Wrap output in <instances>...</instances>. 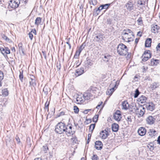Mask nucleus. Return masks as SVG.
Returning <instances> with one entry per match:
<instances>
[{
  "mask_svg": "<svg viewBox=\"0 0 160 160\" xmlns=\"http://www.w3.org/2000/svg\"><path fill=\"white\" fill-rule=\"evenodd\" d=\"M123 39L127 42H129L132 40V38L134 36L132 31L129 29L124 30L122 32Z\"/></svg>",
  "mask_w": 160,
  "mask_h": 160,
  "instance_id": "f257e3e1",
  "label": "nucleus"
},
{
  "mask_svg": "<svg viewBox=\"0 0 160 160\" xmlns=\"http://www.w3.org/2000/svg\"><path fill=\"white\" fill-rule=\"evenodd\" d=\"M117 52L120 55L125 56L128 53L127 46L122 43L119 44L117 48Z\"/></svg>",
  "mask_w": 160,
  "mask_h": 160,
  "instance_id": "f03ea898",
  "label": "nucleus"
},
{
  "mask_svg": "<svg viewBox=\"0 0 160 160\" xmlns=\"http://www.w3.org/2000/svg\"><path fill=\"white\" fill-rule=\"evenodd\" d=\"M66 125L64 123L60 122L56 125L55 130L57 133L61 134L66 131Z\"/></svg>",
  "mask_w": 160,
  "mask_h": 160,
  "instance_id": "7ed1b4c3",
  "label": "nucleus"
},
{
  "mask_svg": "<svg viewBox=\"0 0 160 160\" xmlns=\"http://www.w3.org/2000/svg\"><path fill=\"white\" fill-rule=\"evenodd\" d=\"M133 109L131 110V112H135L137 114L140 116H142L145 112V108L144 107H141L138 108L136 106H133Z\"/></svg>",
  "mask_w": 160,
  "mask_h": 160,
  "instance_id": "20e7f679",
  "label": "nucleus"
},
{
  "mask_svg": "<svg viewBox=\"0 0 160 160\" xmlns=\"http://www.w3.org/2000/svg\"><path fill=\"white\" fill-rule=\"evenodd\" d=\"M18 1V0H11L9 4L8 8H15L18 7L19 6Z\"/></svg>",
  "mask_w": 160,
  "mask_h": 160,
  "instance_id": "39448f33",
  "label": "nucleus"
},
{
  "mask_svg": "<svg viewBox=\"0 0 160 160\" xmlns=\"http://www.w3.org/2000/svg\"><path fill=\"white\" fill-rule=\"evenodd\" d=\"M113 118L116 120L120 121L122 118V115L120 111H117L114 115Z\"/></svg>",
  "mask_w": 160,
  "mask_h": 160,
  "instance_id": "423d86ee",
  "label": "nucleus"
},
{
  "mask_svg": "<svg viewBox=\"0 0 160 160\" xmlns=\"http://www.w3.org/2000/svg\"><path fill=\"white\" fill-rule=\"evenodd\" d=\"M125 7L129 11L133 10L134 9V4L132 2L130 1H129L126 4Z\"/></svg>",
  "mask_w": 160,
  "mask_h": 160,
  "instance_id": "0eeeda50",
  "label": "nucleus"
},
{
  "mask_svg": "<svg viewBox=\"0 0 160 160\" xmlns=\"http://www.w3.org/2000/svg\"><path fill=\"white\" fill-rule=\"evenodd\" d=\"M117 87L118 85H117V83L116 82L113 87L110 89H108L106 92V94L108 95H111L115 89L117 88Z\"/></svg>",
  "mask_w": 160,
  "mask_h": 160,
  "instance_id": "6e6552de",
  "label": "nucleus"
},
{
  "mask_svg": "<svg viewBox=\"0 0 160 160\" xmlns=\"http://www.w3.org/2000/svg\"><path fill=\"white\" fill-rule=\"evenodd\" d=\"M155 120V118L153 117L149 116L147 118L146 121L148 124L152 125L154 123Z\"/></svg>",
  "mask_w": 160,
  "mask_h": 160,
  "instance_id": "1a4fd4ad",
  "label": "nucleus"
},
{
  "mask_svg": "<svg viewBox=\"0 0 160 160\" xmlns=\"http://www.w3.org/2000/svg\"><path fill=\"white\" fill-rule=\"evenodd\" d=\"M146 108L148 110L150 111H152L155 108V105L152 102H150L147 103L146 105Z\"/></svg>",
  "mask_w": 160,
  "mask_h": 160,
  "instance_id": "9d476101",
  "label": "nucleus"
},
{
  "mask_svg": "<svg viewBox=\"0 0 160 160\" xmlns=\"http://www.w3.org/2000/svg\"><path fill=\"white\" fill-rule=\"evenodd\" d=\"M103 144L100 141H97L95 142V148L97 150H100L102 149Z\"/></svg>",
  "mask_w": 160,
  "mask_h": 160,
  "instance_id": "9b49d317",
  "label": "nucleus"
},
{
  "mask_svg": "<svg viewBox=\"0 0 160 160\" xmlns=\"http://www.w3.org/2000/svg\"><path fill=\"white\" fill-rule=\"evenodd\" d=\"M85 99H88V98H86V97L84 95L82 96H79L76 98V101L78 103H82L83 102Z\"/></svg>",
  "mask_w": 160,
  "mask_h": 160,
  "instance_id": "f8f14e48",
  "label": "nucleus"
},
{
  "mask_svg": "<svg viewBox=\"0 0 160 160\" xmlns=\"http://www.w3.org/2000/svg\"><path fill=\"white\" fill-rule=\"evenodd\" d=\"M138 132L140 135L143 136L145 134L146 130L143 127H141L138 129Z\"/></svg>",
  "mask_w": 160,
  "mask_h": 160,
  "instance_id": "ddd939ff",
  "label": "nucleus"
},
{
  "mask_svg": "<svg viewBox=\"0 0 160 160\" xmlns=\"http://www.w3.org/2000/svg\"><path fill=\"white\" fill-rule=\"evenodd\" d=\"M108 135V132L106 130L102 131L100 133V137L102 139H105Z\"/></svg>",
  "mask_w": 160,
  "mask_h": 160,
  "instance_id": "4468645a",
  "label": "nucleus"
},
{
  "mask_svg": "<svg viewBox=\"0 0 160 160\" xmlns=\"http://www.w3.org/2000/svg\"><path fill=\"white\" fill-rule=\"evenodd\" d=\"M146 100L147 98L145 96H142L138 98V101L139 104H143L144 105L146 103Z\"/></svg>",
  "mask_w": 160,
  "mask_h": 160,
  "instance_id": "2eb2a0df",
  "label": "nucleus"
},
{
  "mask_svg": "<svg viewBox=\"0 0 160 160\" xmlns=\"http://www.w3.org/2000/svg\"><path fill=\"white\" fill-rule=\"evenodd\" d=\"M122 109L125 110H127L129 108H131V106H130L129 104L126 101H124L122 102Z\"/></svg>",
  "mask_w": 160,
  "mask_h": 160,
  "instance_id": "dca6fc26",
  "label": "nucleus"
},
{
  "mask_svg": "<svg viewBox=\"0 0 160 160\" xmlns=\"http://www.w3.org/2000/svg\"><path fill=\"white\" fill-rule=\"evenodd\" d=\"M0 50L2 53L3 55L5 54H9L10 53V50L8 48L4 47V48H0Z\"/></svg>",
  "mask_w": 160,
  "mask_h": 160,
  "instance_id": "f3484780",
  "label": "nucleus"
},
{
  "mask_svg": "<svg viewBox=\"0 0 160 160\" xmlns=\"http://www.w3.org/2000/svg\"><path fill=\"white\" fill-rule=\"evenodd\" d=\"M159 29V27L157 25H153L152 26L151 30L152 32L155 33L158 32V31Z\"/></svg>",
  "mask_w": 160,
  "mask_h": 160,
  "instance_id": "a211bd4d",
  "label": "nucleus"
},
{
  "mask_svg": "<svg viewBox=\"0 0 160 160\" xmlns=\"http://www.w3.org/2000/svg\"><path fill=\"white\" fill-rule=\"evenodd\" d=\"M84 71V69L83 68H80L79 69H77L76 71V75L78 76L82 74Z\"/></svg>",
  "mask_w": 160,
  "mask_h": 160,
  "instance_id": "6ab92c4d",
  "label": "nucleus"
},
{
  "mask_svg": "<svg viewBox=\"0 0 160 160\" xmlns=\"http://www.w3.org/2000/svg\"><path fill=\"white\" fill-rule=\"evenodd\" d=\"M145 2L144 0H138L137 4L138 7L142 8L144 7Z\"/></svg>",
  "mask_w": 160,
  "mask_h": 160,
  "instance_id": "aec40b11",
  "label": "nucleus"
},
{
  "mask_svg": "<svg viewBox=\"0 0 160 160\" xmlns=\"http://www.w3.org/2000/svg\"><path fill=\"white\" fill-rule=\"evenodd\" d=\"M112 128L113 131L117 132L118 130L119 126L117 124L114 123L112 125Z\"/></svg>",
  "mask_w": 160,
  "mask_h": 160,
  "instance_id": "412c9836",
  "label": "nucleus"
},
{
  "mask_svg": "<svg viewBox=\"0 0 160 160\" xmlns=\"http://www.w3.org/2000/svg\"><path fill=\"white\" fill-rule=\"evenodd\" d=\"M159 60L152 58L151 60V62L150 64L152 66H156L159 63Z\"/></svg>",
  "mask_w": 160,
  "mask_h": 160,
  "instance_id": "4be33fe9",
  "label": "nucleus"
},
{
  "mask_svg": "<svg viewBox=\"0 0 160 160\" xmlns=\"http://www.w3.org/2000/svg\"><path fill=\"white\" fill-rule=\"evenodd\" d=\"M148 133L149 136L151 137L156 136V135L157 134V132L155 130L153 129H150Z\"/></svg>",
  "mask_w": 160,
  "mask_h": 160,
  "instance_id": "5701e85b",
  "label": "nucleus"
},
{
  "mask_svg": "<svg viewBox=\"0 0 160 160\" xmlns=\"http://www.w3.org/2000/svg\"><path fill=\"white\" fill-rule=\"evenodd\" d=\"M152 39L151 38H148L146 40L145 46L146 47H150L151 46Z\"/></svg>",
  "mask_w": 160,
  "mask_h": 160,
  "instance_id": "b1692460",
  "label": "nucleus"
},
{
  "mask_svg": "<svg viewBox=\"0 0 160 160\" xmlns=\"http://www.w3.org/2000/svg\"><path fill=\"white\" fill-rule=\"evenodd\" d=\"M143 56H145L148 59L151 58V55L150 52V51L149 50L145 51L144 53L143 54Z\"/></svg>",
  "mask_w": 160,
  "mask_h": 160,
  "instance_id": "393cba45",
  "label": "nucleus"
},
{
  "mask_svg": "<svg viewBox=\"0 0 160 160\" xmlns=\"http://www.w3.org/2000/svg\"><path fill=\"white\" fill-rule=\"evenodd\" d=\"M41 21V18L40 17L37 18L35 20V24L37 26H38L39 25Z\"/></svg>",
  "mask_w": 160,
  "mask_h": 160,
  "instance_id": "a878e982",
  "label": "nucleus"
},
{
  "mask_svg": "<svg viewBox=\"0 0 160 160\" xmlns=\"http://www.w3.org/2000/svg\"><path fill=\"white\" fill-rule=\"evenodd\" d=\"M94 39L97 41H102L103 40L102 36L101 35H98L94 38Z\"/></svg>",
  "mask_w": 160,
  "mask_h": 160,
  "instance_id": "bb28decb",
  "label": "nucleus"
},
{
  "mask_svg": "<svg viewBox=\"0 0 160 160\" xmlns=\"http://www.w3.org/2000/svg\"><path fill=\"white\" fill-rule=\"evenodd\" d=\"M110 5V4L108 3L105 4H102L101 5V7H102V8L103 9H107Z\"/></svg>",
  "mask_w": 160,
  "mask_h": 160,
  "instance_id": "cd10ccee",
  "label": "nucleus"
},
{
  "mask_svg": "<svg viewBox=\"0 0 160 160\" xmlns=\"http://www.w3.org/2000/svg\"><path fill=\"white\" fill-rule=\"evenodd\" d=\"M31 81L29 82L30 85L33 86H35L36 85V83H35V81L34 79H33L32 78H31Z\"/></svg>",
  "mask_w": 160,
  "mask_h": 160,
  "instance_id": "c85d7f7f",
  "label": "nucleus"
},
{
  "mask_svg": "<svg viewBox=\"0 0 160 160\" xmlns=\"http://www.w3.org/2000/svg\"><path fill=\"white\" fill-rule=\"evenodd\" d=\"M158 87V86L157 83L155 82L153 83L151 86V88H152V90H154L157 87Z\"/></svg>",
  "mask_w": 160,
  "mask_h": 160,
  "instance_id": "c756f323",
  "label": "nucleus"
},
{
  "mask_svg": "<svg viewBox=\"0 0 160 160\" xmlns=\"http://www.w3.org/2000/svg\"><path fill=\"white\" fill-rule=\"evenodd\" d=\"M147 147L149 148L150 151H152L154 149V147L153 144L152 143H151L147 145Z\"/></svg>",
  "mask_w": 160,
  "mask_h": 160,
  "instance_id": "7c9ffc66",
  "label": "nucleus"
},
{
  "mask_svg": "<svg viewBox=\"0 0 160 160\" xmlns=\"http://www.w3.org/2000/svg\"><path fill=\"white\" fill-rule=\"evenodd\" d=\"M85 46V45H84V43H83L79 48L78 49V50L79 51L78 54H80L84 48Z\"/></svg>",
  "mask_w": 160,
  "mask_h": 160,
  "instance_id": "2f4dec72",
  "label": "nucleus"
},
{
  "mask_svg": "<svg viewBox=\"0 0 160 160\" xmlns=\"http://www.w3.org/2000/svg\"><path fill=\"white\" fill-rule=\"evenodd\" d=\"M65 132H67L68 133L70 134H72V135H73L74 132V131H72V130L69 129H68V128H66V131Z\"/></svg>",
  "mask_w": 160,
  "mask_h": 160,
  "instance_id": "473e14b6",
  "label": "nucleus"
},
{
  "mask_svg": "<svg viewBox=\"0 0 160 160\" xmlns=\"http://www.w3.org/2000/svg\"><path fill=\"white\" fill-rule=\"evenodd\" d=\"M89 3L91 5L94 6L97 4V1L96 0H90Z\"/></svg>",
  "mask_w": 160,
  "mask_h": 160,
  "instance_id": "72a5a7b5",
  "label": "nucleus"
},
{
  "mask_svg": "<svg viewBox=\"0 0 160 160\" xmlns=\"http://www.w3.org/2000/svg\"><path fill=\"white\" fill-rule=\"evenodd\" d=\"M2 94L5 96L8 95V91L7 89H5L2 90Z\"/></svg>",
  "mask_w": 160,
  "mask_h": 160,
  "instance_id": "f704fd0d",
  "label": "nucleus"
},
{
  "mask_svg": "<svg viewBox=\"0 0 160 160\" xmlns=\"http://www.w3.org/2000/svg\"><path fill=\"white\" fill-rule=\"evenodd\" d=\"M95 126V124H93L90 125L89 127V130L92 132L94 129Z\"/></svg>",
  "mask_w": 160,
  "mask_h": 160,
  "instance_id": "c9c22d12",
  "label": "nucleus"
},
{
  "mask_svg": "<svg viewBox=\"0 0 160 160\" xmlns=\"http://www.w3.org/2000/svg\"><path fill=\"white\" fill-rule=\"evenodd\" d=\"M42 150L44 151L45 153L47 152V151L48 150V148L47 145H45L43 146L42 148Z\"/></svg>",
  "mask_w": 160,
  "mask_h": 160,
  "instance_id": "e433bc0d",
  "label": "nucleus"
},
{
  "mask_svg": "<svg viewBox=\"0 0 160 160\" xmlns=\"http://www.w3.org/2000/svg\"><path fill=\"white\" fill-rule=\"evenodd\" d=\"M131 117V116H128L126 120L128 124H131L132 122V120Z\"/></svg>",
  "mask_w": 160,
  "mask_h": 160,
  "instance_id": "4c0bfd02",
  "label": "nucleus"
},
{
  "mask_svg": "<svg viewBox=\"0 0 160 160\" xmlns=\"http://www.w3.org/2000/svg\"><path fill=\"white\" fill-rule=\"evenodd\" d=\"M103 8H102V7H101V5L96 10V13L97 15H98V13L100 12L101 10H102Z\"/></svg>",
  "mask_w": 160,
  "mask_h": 160,
  "instance_id": "58836bf2",
  "label": "nucleus"
},
{
  "mask_svg": "<svg viewBox=\"0 0 160 160\" xmlns=\"http://www.w3.org/2000/svg\"><path fill=\"white\" fill-rule=\"evenodd\" d=\"M2 38L4 39H5L6 41L9 42L10 39L6 36L5 35L3 34L2 35Z\"/></svg>",
  "mask_w": 160,
  "mask_h": 160,
  "instance_id": "ea45409f",
  "label": "nucleus"
},
{
  "mask_svg": "<svg viewBox=\"0 0 160 160\" xmlns=\"http://www.w3.org/2000/svg\"><path fill=\"white\" fill-rule=\"evenodd\" d=\"M98 115H95L93 118V122H96L98 121Z\"/></svg>",
  "mask_w": 160,
  "mask_h": 160,
  "instance_id": "a19ab883",
  "label": "nucleus"
},
{
  "mask_svg": "<svg viewBox=\"0 0 160 160\" xmlns=\"http://www.w3.org/2000/svg\"><path fill=\"white\" fill-rule=\"evenodd\" d=\"M110 57L109 55H108L107 56H105L103 58V60L106 62H108Z\"/></svg>",
  "mask_w": 160,
  "mask_h": 160,
  "instance_id": "79ce46f5",
  "label": "nucleus"
},
{
  "mask_svg": "<svg viewBox=\"0 0 160 160\" xmlns=\"http://www.w3.org/2000/svg\"><path fill=\"white\" fill-rule=\"evenodd\" d=\"M139 94V90L138 89H136L135 92V93L134 94V97L135 98H137L138 95Z\"/></svg>",
  "mask_w": 160,
  "mask_h": 160,
  "instance_id": "37998d69",
  "label": "nucleus"
},
{
  "mask_svg": "<svg viewBox=\"0 0 160 160\" xmlns=\"http://www.w3.org/2000/svg\"><path fill=\"white\" fill-rule=\"evenodd\" d=\"M4 76L3 73L2 71H0V82L3 79Z\"/></svg>",
  "mask_w": 160,
  "mask_h": 160,
  "instance_id": "c03bdc74",
  "label": "nucleus"
},
{
  "mask_svg": "<svg viewBox=\"0 0 160 160\" xmlns=\"http://www.w3.org/2000/svg\"><path fill=\"white\" fill-rule=\"evenodd\" d=\"M73 110H74V112L76 113H77L78 112H79V108L78 107L76 106H75L74 107Z\"/></svg>",
  "mask_w": 160,
  "mask_h": 160,
  "instance_id": "a18cd8bd",
  "label": "nucleus"
},
{
  "mask_svg": "<svg viewBox=\"0 0 160 160\" xmlns=\"http://www.w3.org/2000/svg\"><path fill=\"white\" fill-rule=\"evenodd\" d=\"M31 40H32L33 37V35L32 34V32H31L28 34Z\"/></svg>",
  "mask_w": 160,
  "mask_h": 160,
  "instance_id": "49530a36",
  "label": "nucleus"
},
{
  "mask_svg": "<svg viewBox=\"0 0 160 160\" xmlns=\"http://www.w3.org/2000/svg\"><path fill=\"white\" fill-rule=\"evenodd\" d=\"M98 159L97 155H94L92 157V160H98Z\"/></svg>",
  "mask_w": 160,
  "mask_h": 160,
  "instance_id": "de8ad7c7",
  "label": "nucleus"
},
{
  "mask_svg": "<svg viewBox=\"0 0 160 160\" xmlns=\"http://www.w3.org/2000/svg\"><path fill=\"white\" fill-rule=\"evenodd\" d=\"M137 22H138L139 24H140L142 23V18H139L137 20Z\"/></svg>",
  "mask_w": 160,
  "mask_h": 160,
  "instance_id": "09e8293b",
  "label": "nucleus"
},
{
  "mask_svg": "<svg viewBox=\"0 0 160 160\" xmlns=\"http://www.w3.org/2000/svg\"><path fill=\"white\" fill-rule=\"evenodd\" d=\"M19 77V78H20V80L21 81H22V80L23 78V75L22 72H20Z\"/></svg>",
  "mask_w": 160,
  "mask_h": 160,
  "instance_id": "8fccbe9b",
  "label": "nucleus"
},
{
  "mask_svg": "<svg viewBox=\"0 0 160 160\" xmlns=\"http://www.w3.org/2000/svg\"><path fill=\"white\" fill-rule=\"evenodd\" d=\"M142 57L143 58L142 60L144 62L146 61L149 59L148 58L146 57L145 56H143V55H142Z\"/></svg>",
  "mask_w": 160,
  "mask_h": 160,
  "instance_id": "3c124183",
  "label": "nucleus"
},
{
  "mask_svg": "<svg viewBox=\"0 0 160 160\" xmlns=\"http://www.w3.org/2000/svg\"><path fill=\"white\" fill-rule=\"evenodd\" d=\"M78 52H79V51L78 50L76 52L74 56V58H78V57L79 56L80 54H78Z\"/></svg>",
  "mask_w": 160,
  "mask_h": 160,
  "instance_id": "603ef678",
  "label": "nucleus"
},
{
  "mask_svg": "<svg viewBox=\"0 0 160 160\" xmlns=\"http://www.w3.org/2000/svg\"><path fill=\"white\" fill-rule=\"evenodd\" d=\"M19 50L20 52H22L23 54H24L22 47H19Z\"/></svg>",
  "mask_w": 160,
  "mask_h": 160,
  "instance_id": "864d4df0",
  "label": "nucleus"
},
{
  "mask_svg": "<svg viewBox=\"0 0 160 160\" xmlns=\"http://www.w3.org/2000/svg\"><path fill=\"white\" fill-rule=\"evenodd\" d=\"M56 67L58 69L60 70L61 68V65L60 63H57Z\"/></svg>",
  "mask_w": 160,
  "mask_h": 160,
  "instance_id": "5fc2aeb1",
  "label": "nucleus"
},
{
  "mask_svg": "<svg viewBox=\"0 0 160 160\" xmlns=\"http://www.w3.org/2000/svg\"><path fill=\"white\" fill-rule=\"evenodd\" d=\"M87 64L89 66H92V63L91 62L90 60H88L87 61Z\"/></svg>",
  "mask_w": 160,
  "mask_h": 160,
  "instance_id": "6e6d98bb",
  "label": "nucleus"
},
{
  "mask_svg": "<svg viewBox=\"0 0 160 160\" xmlns=\"http://www.w3.org/2000/svg\"><path fill=\"white\" fill-rule=\"evenodd\" d=\"M91 109H86L84 111V113L85 114H87L88 112L91 110Z\"/></svg>",
  "mask_w": 160,
  "mask_h": 160,
  "instance_id": "4d7b16f0",
  "label": "nucleus"
},
{
  "mask_svg": "<svg viewBox=\"0 0 160 160\" xmlns=\"http://www.w3.org/2000/svg\"><path fill=\"white\" fill-rule=\"evenodd\" d=\"M42 53L43 55L44 56V58L45 59H46V55L45 52L42 51Z\"/></svg>",
  "mask_w": 160,
  "mask_h": 160,
  "instance_id": "13d9d810",
  "label": "nucleus"
},
{
  "mask_svg": "<svg viewBox=\"0 0 160 160\" xmlns=\"http://www.w3.org/2000/svg\"><path fill=\"white\" fill-rule=\"evenodd\" d=\"M65 114V113L63 112H61L59 113V115H58V117H60L61 116H62L64 115Z\"/></svg>",
  "mask_w": 160,
  "mask_h": 160,
  "instance_id": "bf43d9fd",
  "label": "nucleus"
},
{
  "mask_svg": "<svg viewBox=\"0 0 160 160\" xmlns=\"http://www.w3.org/2000/svg\"><path fill=\"white\" fill-rule=\"evenodd\" d=\"M91 134L89 133L88 135V140H89L91 139Z\"/></svg>",
  "mask_w": 160,
  "mask_h": 160,
  "instance_id": "052dcab7",
  "label": "nucleus"
},
{
  "mask_svg": "<svg viewBox=\"0 0 160 160\" xmlns=\"http://www.w3.org/2000/svg\"><path fill=\"white\" fill-rule=\"evenodd\" d=\"M156 48L157 50H158L159 49H160V43L158 44Z\"/></svg>",
  "mask_w": 160,
  "mask_h": 160,
  "instance_id": "680f3d73",
  "label": "nucleus"
},
{
  "mask_svg": "<svg viewBox=\"0 0 160 160\" xmlns=\"http://www.w3.org/2000/svg\"><path fill=\"white\" fill-rule=\"evenodd\" d=\"M19 1L18 2V4H20L21 3H24V1L23 0H18Z\"/></svg>",
  "mask_w": 160,
  "mask_h": 160,
  "instance_id": "e2e57ef3",
  "label": "nucleus"
},
{
  "mask_svg": "<svg viewBox=\"0 0 160 160\" xmlns=\"http://www.w3.org/2000/svg\"><path fill=\"white\" fill-rule=\"evenodd\" d=\"M19 1L18 2V4H20L21 3H24V1L23 0H18Z\"/></svg>",
  "mask_w": 160,
  "mask_h": 160,
  "instance_id": "0e129e2a",
  "label": "nucleus"
},
{
  "mask_svg": "<svg viewBox=\"0 0 160 160\" xmlns=\"http://www.w3.org/2000/svg\"><path fill=\"white\" fill-rule=\"evenodd\" d=\"M66 43L68 45L69 47V49H71V44L69 42H66Z\"/></svg>",
  "mask_w": 160,
  "mask_h": 160,
  "instance_id": "69168bd1",
  "label": "nucleus"
},
{
  "mask_svg": "<svg viewBox=\"0 0 160 160\" xmlns=\"http://www.w3.org/2000/svg\"><path fill=\"white\" fill-rule=\"evenodd\" d=\"M137 35L139 37L142 36V33L140 31H139L138 32Z\"/></svg>",
  "mask_w": 160,
  "mask_h": 160,
  "instance_id": "338daca9",
  "label": "nucleus"
},
{
  "mask_svg": "<svg viewBox=\"0 0 160 160\" xmlns=\"http://www.w3.org/2000/svg\"><path fill=\"white\" fill-rule=\"evenodd\" d=\"M102 103V102L100 104L98 105L96 107V108H97L98 109H99L100 108V107L101 106Z\"/></svg>",
  "mask_w": 160,
  "mask_h": 160,
  "instance_id": "774afa93",
  "label": "nucleus"
}]
</instances>
